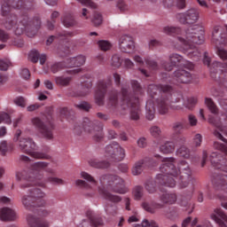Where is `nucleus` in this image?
<instances>
[{"mask_svg": "<svg viewBox=\"0 0 227 227\" xmlns=\"http://www.w3.org/2000/svg\"><path fill=\"white\" fill-rule=\"evenodd\" d=\"M146 65L151 68V70H158L159 69V65L155 60H152L151 59H145Z\"/></svg>", "mask_w": 227, "mask_h": 227, "instance_id": "13d9d810", "label": "nucleus"}, {"mask_svg": "<svg viewBox=\"0 0 227 227\" xmlns=\"http://www.w3.org/2000/svg\"><path fill=\"white\" fill-rule=\"evenodd\" d=\"M160 152L165 155L173 153V152H175V143L171 141L165 142L160 146Z\"/></svg>", "mask_w": 227, "mask_h": 227, "instance_id": "c9c22d12", "label": "nucleus"}, {"mask_svg": "<svg viewBox=\"0 0 227 227\" xmlns=\"http://www.w3.org/2000/svg\"><path fill=\"white\" fill-rule=\"evenodd\" d=\"M82 178L84 180H87V182H90V184L86 183V181L78 179L75 182V184L80 187L81 189H85V191H90V192L87 193V196H93L97 191V180L91 175L88 174L87 172H82L81 173Z\"/></svg>", "mask_w": 227, "mask_h": 227, "instance_id": "6ab92c4d", "label": "nucleus"}, {"mask_svg": "<svg viewBox=\"0 0 227 227\" xmlns=\"http://www.w3.org/2000/svg\"><path fill=\"white\" fill-rule=\"evenodd\" d=\"M74 36V32H67L63 31L59 33L57 38L59 40H61L62 42H65L66 43H68L70 42V38Z\"/></svg>", "mask_w": 227, "mask_h": 227, "instance_id": "c03bdc74", "label": "nucleus"}, {"mask_svg": "<svg viewBox=\"0 0 227 227\" xmlns=\"http://www.w3.org/2000/svg\"><path fill=\"white\" fill-rule=\"evenodd\" d=\"M86 63V57L82 55H79L74 58L67 59V68H74L75 67H82Z\"/></svg>", "mask_w": 227, "mask_h": 227, "instance_id": "2f4dec72", "label": "nucleus"}, {"mask_svg": "<svg viewBox=\"0 0 227 227\" xmlns=\"http://www.w3.org/2000/svg\"><path fill=\"white\" fill-rule=\"evenodd\" d=\"M163 81L170 84H189L192 81V74L184 69H178L172 78H168V74H163Z\"/></svg>", "mask_w": 227, "mask_h": 227, "instance_id": "f3484780", "label": "nucleus"}, {"mask_svg": "<svg viewBox=\"0 0 227 227\" xmlns=\"http://www.w3.org/2000/svg\"><path fill=\"white\" fill-rule=\"evenodd\" d=\"M62 23L64 24L65 27H74V26H77V21L74 15L70 13H67L62 17Z\"/></svg>", "mask_w": 227, "mask_h": 227, "instance_id": "e433bc0d", "label": "nucleus"}, {"mask_svg": "<svg viewBox=\"0 0 227 227\" xmlns=\"http://www.w3.org/2000/svg\"><path fill=\"white\" fill-rule=\"evenodd\" d=\"M74 106L76 107V109H80V111H86L87 113L91 109V105L84 101L81 102L80 104H75Z\"/></svg>", "mask_w": 227, "mask_h": 227, "instance_id": "864d4df0", "label": "nucleus"}, {"mask_svg": "<svg viewBox=\"0 0 227 227\" xmlns=\"http://www.w3.org/2000/svg\"><path fill=\"white\" fill-rule=\"evenodd\" d=\"M10 39V35L6 31L0 29V40L1 42H6Z\"/></svg>", "mask_w": 227, "mask_h": 227, "instance_id": "338daca9", "label": "nucleus"}, {"mask_svg": "<svg viewBox=\"0 0 227 227\" xmlns=\"http://www.w3.org/2000/svg\"><path fill=\"white\" fill-rule=\"evenodd\" d=\"M130 85L132 88V91H130V87L129 86H122L121 90V100H123V88H126L128 90V93L129 94L130 98H139L141 95L145 94V90H143V87L141 86V83L137 82V80H131Z\"/></svg>", "mask_w": 227, "mask_h": 227, "instance_id": "393cba45", "label": "nucleus"}, {"mask_svg": "<svg viewBox=\"0 0 227 227\" xmlns=\"http://www.w3.org/2000/svg\"><path fill=\"white\" fill-rule=\"evenodd\" d=\"M217 54L221 59H227V51L222 48L217 49Z\"/></svg>", "mask_w": 227, "mask_h": 227, "instance_id": "69168bd1", "label": "nucleus"}, {"mask_svg": "<svg viewBox=\"0 0 227 227\" xmlns=\"http://www.w3.org/2000/svg\"><path fill=\"white\" fill-rule=\"evenodd\" d=\"M90 166L96 168L97 169H107L111 163L107 160H98L97 159H92L89 161Z\"/></svg>", "mask_w": 227, "mask_h": 227, "instance_id": "f704fd0d", "label": "nucleus"}, {"mask_svg": "<svg viewBox=\"0 0 227 227\" xmlns=\"http://www.w3.org/2000/svg\"><path fill=\"white\" fill-rule=\"evenodd\" d=\"M45 192L40 188H33L29 190L28 195H23L21 203L26 210L33 211L37 207H45V200H43Z\"/></svg>", "mask_w": 227, "mask_h": 227, "instance_id": "9b49d317", "label": "nucleus"}, {"mask_svg": "<svg viewBox=\"0 0 227 227\" xmlns=\"http://www.w3.org/2000/svg\"><path fill=\"white\" fill-rule=\"evenodd\" d=\"M178 175H173L167 172H160L156 176L155 181L152 179H148L145 184V187L147 192L150 194H153L157 191V185H164L165 187H175L176 185V181H175V178H176Z\"/></svg>", "mask_w": 227, "mask_h": 227, "instance_id": "9d476101", "label": "nucleus"}, {"mask_svg": "<svg viewBox=\"0 0 227 227\" xmlns=\"http://www.w3.org/2000/svg\"><path fill=\"white\" fill-rule=\"evenodd\" d=\"M7 3H9V4H11V7L14 8V10L26 11V8L24 6V0H7Z\"/></svg>", "mask_w": 227, "mask_h": 227, "instance_id": "79ce46f5", "label": "nucleus"}, {"mask_svg": "<svg viewBox=\"0 0 227 227\" xmlns=\"http://www.w3.org/2000/svg\"><path fill=\"white\" fill-rule=\"evenodd\" d=\"M165 35H181L177 40L181 45L184 54H186L190 59L200 61L201 59V51L196 48V45L205 43V28L200 25H194L182 33V28L167 26L163 27Z\"/></svg>", "mask_w": 227, "mask_h": 227, "instance_id": "7ed1b4c3", "label": "nucleus"}, {"mask_svg": "<svg viewBox=\"0 0 227 227\" xmlns=\"http://www.w3.org/2000/svg\"><path fill=\"white\" fill-rule=\"evenodd\" d=\"M100 184L98 188L99 194L112 203H120L121 197L112 194L111 192H116L117 194H127L129 192V189L125 187V181L118 176H102L100 177Z\"/></svg>", "mask_w": 227, "mask_h": 227, "instance_id": "423d86ee", "label": "nucleus"}, {"mask_svg": "<svg viewBox=\"0 0 227 227\" xmlns=\"http://www.w3.org/2000/svg\"><path fill=\"white\" fill-rule=\"evenodd\" d=\"M212 36L215 45H225L227 47V26L224 27L219 26L215 27Z\"/></svg>", "mask_w": 227, "mask_h": 227, "instance_id": "b1692460", "label": "nucleus"}, {"mask_svg": "<svg viewBox=\"0 0 227 227\" xmlns=\"http://www.w3.org/2000/svg\"><path fill=\"white\" fill-rule=\"evenodd\" d=\"M104 157L110 162H121L126 157L125 148L118 142H112L105 147Z\"/></svg>", "mask_w": 227, "mask_h": 227, "instance_id": "4468645a", "label": "nucleus"}, {"mask_svg": "<svg viewBox=\"0 0 227 227\" xmlns=\"http://www.w3.org/2000/svg\"><path fill=\"white\" fill-rule=\"evenodd\" d=\"M29 59L32 63H38V59L40 60L41 65H45V61H47V55L41 54L36 50H32L29 53Z\"/></svg>", "mask_w": 227, "mask_h": 227, "instance_id": "473e14b6", "label": "nucleus"}, {"mask_svg": "<svg viewBox=\"0 0 227 227\" xmlns=\"http://www.w3.org/2000/svg\"><path fill=\"white\" fill-rule=\"evenodd\" d=\"M98 44L99 49H101V51H109V49H111L113 47L111 43H109L108 41H106V40L98 41Z\"/></svg>", "mask_w": 227, "mask_h": 227, "instance_id": "3c124183", "label": "nucleus"}, {"mask_svg": "<svg viewBox=\"0 0 227 227\" xmlns=\"http://www.w3.org/2000/svg\"><path fill=\"white\" fill-rule=\"evenodd\" d=\"M121 63H123L121 57L119 54H114L112 57L111 65L114 68H120L121 67Z\"/></svg>", "mask_w": 227, "mask_h": 227, "instance_id": "49530a36", "label": "nucleus"}, {"mask_svg": "<svg viewBox=\"0 0 227 227\" xmlns=\"http://www.w3.org/2000/svg\"><path fill=\"white\" fill-rule=\"evenodd\" d=\"M1 221H15L17 219V213L10 207H3L0 209Z\"/></svg>", "mask_w": 227, "mask_h": 227, "instance_id": "7c9ffc66", "label": "nucleus"}, {"mask_svg": "<svg viewBox=\"0 0 227 227\" xmlns=\"http://www.w3.org/2000/svg\"><path fill=\"white\" fill-rule=\"evenodd\" d=\"M169 62H162L161 65L167 72H171L175 67H183L187 68V70H193L194 65L192 62L185 60L182 55L177 53H172L169 55Z\"/></svg>", "mask_w": 227, "mask_h": 227, "instance_id": "2eb2a0df", "label": "nucleus"}, {"mask_svg": "<svg viewBox=\"0 0 227 227\" xmlns=\"http://www.w3.org/2000/svg\"><path fill=\"white\" fill-rule=\"evenodd\" d=\"M113 86V81L111 77H108L106 80H99L98 82V89L95 93V100L98 106H104V98L107 90H111Z\"/></svg>", "mask_w": 227, "mask_h": 227, "instance_id": "a211bd4d", "label": "nucleus"}, {"mask_svg": "<svg viewBox=\"0 0 227 227\" xmlns=\"http://www.w3.org/2000/svg\"><path fill=\"white\" fill-rule=\"evenodd\" d=\"M211 182L215 191H227V175L215 173Z\"/></svg>", "mask_w": 227, "mask_h": 227, "instance_id": "bb28decb", "label": "nucleus"}, {"mask_svg": "<svg viewBox=\"0 0 227 227\" xmlns=\"http://www.w3.org/2000/svg\"><path fill=\"white\" fill-rule=\"evenodd\" d=\"M177 19L180 24L192 26V24H196L200 20V11L196 8L189 9L184 13L179 14Z\"/></svg>", "mask_w": 227, "mask_h": 227, "instance_id": "aec40b11", "label": "nucleus"}, {"mask_svg": "<svg viewBox=\"0 0 227 227\" xmlns=\"http://www.w3.org/2000/svg\"><path fill=\"white\" fill-rule=\"evenodd\" d=\"M31 121L43 137H45V139L54 138V123L52 122V114H49L48 115H44L42 119H40V117H35Z\"/></svg>", "mask_w": 227, "mask_h": 227, "instance_id": "f8f14e48", "label": "nucleus"}, {"mask_svg": "<svg viewBox=\"0 0 227 227\" xmlns=\"http://www.w3.org/2000/svg\"><path fill=\"white\" fill-rule=\"evenodd\" d=\"M161 162V164H160ZM158 164L160 166V173H171V175H180L177 185L179 189H185L189 187L191 182L194 180L192 176V168L189 162L182 160L177 164V168L175 166L176 164V159L174 157L163 158L162 156L156 154L154 157H145V159L139 160L133 165L131 168V174L134 176H138L145 170V168L155 167Z\"/></svg>", "mask_w": 227, "mask_h": 227, "instance_id": "f257e3e1", "label": "nucleus"}, {"mask_svg": "<svg viewBox=\"0 0 227 227\" xmlns=\"http://www.w3.org/2000/svg\"><path fill=\"white\" fill-rule=\"evenodd\" d=\"M184 121H176L172 125V130L173 134L172 135H177V134H182V130L184 129Z\"/></svg>", "mask_w": 227, "mask_h": 227, "instance_id": "a18cd8bd", "label": "nucleus"}, {"mask_svg": "<svg viewBox=\"0 0 227 227\" xmlns=\"http://www.w3.org/2000/svg\"><path fill=\"white\" fill-rule=\"evenodd\" d=\"M59 56H61V58H65L66 56H70V47L68 45L61 46L59 48Z\"/></svg>", "mask_w": 227, "mask_h": 227, "instance_id": "4d7b16f0", "label": "nucleus"}, {"mask_svg": "<svg viewBox=\"0 0 227 227\" xmlns=\"http://www.w3.org/2000/svg\"><path fill=\"white\" fill-rule=\"evenodd\" d=\"M144 191L145 190L143 186L141 185L135 186L132 191L134 200H136L137 201H139L141 198H143Z\"/></svg>", "mask_w": 227, "mask_h": 227, "instance_id": "a19ab883", "label": "nucleus"}, {"mask_svg": "<svg viewBox=\"0 0 227 227\" xmlns=\"http://www.w3.org/2000/svg\"><path fill=\"white\" fill-rule=\"evenodd\" d=\"M12 65V62L8 59H0V70L6 71Z\"/></svg>", "mask_w": 227, "mask_h": 227, "instance_id": "052dcab7", "label": "nucleus"}, {"mask_svg": "<svg viewBox=\"0 0 227 227\" xmlns=\"http://www.w3.org/2000/svg\"><path fill=\"white\" fill-rule=\"evenodd\" d=\"M150 134L153 137H155V139H159L162 134V130L159 126H153L150 129Z\"/></svg>", "mask_w": 227, "mask_h": 227, "instance_id": "09e8293b", "label": "nucleus"}, {"mask_svg": "<svg viewBox=\"0 0 227 227\" xmlns=\"http://www.w3.org/2000/svg\"><path fill=\"white\" fill-rule=\"evenodd\" d=\"M119 49L121 52H126L130 54L136 49V44L134 43V38L132 36L124 35L119 39Z\"/></svg>", "mask_w": 227, "mask_h": 227, "instance_id": "a878e982", "label": "nucleus"}, {"mask_svg": "<svg viewBox=\"0 0 227 227\" xmlns=\"http://www.w3.org/2000/svg\"><path fill=\"white\" fill-rule=\"evenodd\" d=\"M72 81L70 76H57L55 77V82L57 86H68Z\"/></svg>", "mask_w": 227, "mask_h": 227, "instance_id": "ea45409f", "label": "nucleus"}, {"mask_svg": "<svg viewBox=\"0 0 227 227\" xmlns=\"http://www.w3.org/2000/svg\"><path fill=\"white\" fill-rule=\"evenodd\" d=\"M16 180L20 182V189H29V187H33L34 185L44 188L47 182L51 184V185H65V181L59 177L49 176L46 180H43V175L39 174L33 176L27 170L16 172Z\"/></svg>", "mask_w": 227, "mask_h": 227, "instance_id": "0eeeda50", "label": "nucleus"}, {"mask_svg": "<svg viewBox=\"0 0 227 227\" xmlns=\"http://www.w3.org/2000/svg\"><path fill=\"white\" fill-rule=\"evenodd\" d=\"M176 155L180 157L181 159H190L191 157V150L187 148L185 145H182L176 152Z\"/></svg>", "mask_w": 227, "mask_h": 227, "instance_id": "58836bf2", "label": "nucleus"}, {"mask_svg": "<svg viewBox=\"0 0 227 227\" xmlns=\"http://www.w3.org/2000/svg\"><path fill=\"white\" fill-rule=\"evenodd\" d=\"M214 148L215 150H218V152L212 153L209 156V160L215 168V169H221V171H224V173H227V160L224 156H223L221 153H223V155H227V146L224 144H221L219 142H215Z\"/></svg>", "mask_w": 227, "mask_h": 227, "instance_id": "ddd939ff", "label": "nucleus"}, {"mask_svg": "<svg viewBox=\"0 0 227 227\" xmlns=\"http://www.w3.org/2000/svg\"><path fill=\"white\" fill-rule=\"evenodd\" d=\"M121 108L123 109V111L130 109L129 118L133 121H137L140 120L143 110H141L139 98L136 97L133 98H130V94L129 93V90H127V88H122V99Z\"/></svg>", "mask_w": 227, "mask_h": 227, "instance_id": "1a4fd4ad", "label": "nucleus"}, {"mask_svg": "<svg viewBox=\"0 0 227 227\" xmlns=\"http://www.w3.org/2000/svg\"><path fill=\"white\" fill-rule=\"evenodd\" d=\"M218 102L223 109V112L221 113V117H219V108L217 107V105L214 102V100L210 98H205V104L210 113L215 115H210L208 121L211 123V125H214L215 127V129L214 131V136L217 137V139H220V141H223V143L227 144V139L224 138L223 136L227 137V99L226 98H219Z\"/></svg>", "mask_w": 227, "mask_h": 227, "instance_id": "39448f33", "label": "nucleus"}, {"mask_svg": "<svg viewBox=\"0 0 227 227\" xmlns=\"http://www.w3.org/2000/svg\"><path fill=\"white\" fill-rule=\"evenodd\" d=\"M84 79L86 80L82 81L81 85L78 86L79 90H74L70 93V97H86V95H89L90 90L93 87V78L91 74H85Z\"/></svg>", "mask_w": 227, "mask_h": 227, "instance_id": "412c9836", "label": "nucleus"}, {"mask_svg": "<svg viewBox=\"0 0 227 227\" xmlns=\"http://www.w3.org/2000/svg\"><path fill=\"white\" fill-rule=\"evenodd\" d=\"M196 104H198V98L192 97L184 102V107H186V109H192Z\"/></svg>", "mask_w": 227, "mask_h": 227, "instance_id": "603ef678", "label": "nucleus"}, {"mask_svg": "<svg viewBox=\"0 0 227 227\" xmlns=\"http://www.w3.org/2000/svg\"><path fill=\"white\" fill-rule=\"evenodd\" d=\"M1 15L6 17L5 29H12L15 36H18V38L14 37L12 41V45L15 47H24V40L20 38L21 35H24V31L29 38H33L42 26V21L38 16L35 17L33 21H29V16L27 14L17 18V15L12 13V5L7 0L2 2ZM17 20H20L19 23Z\"/></svg>", "mask_w": 227, "mask_h": 227, "instance_id": "f03ea898", "label": "nucleus"}, {"mask_svg": "<svg viewBox=\"0 0 227 227\" xmlns=\"http://www.w3.org/2000/svg\"><path fill=\"white\" fill-rule=\"evenodd\" d=\"M6 123L7 125H10L12 123V118L10 117V114L7 113H1L0 114V123Z\"/></svg>", "mask_w": 227, "mask_h": 227, "instance_id": "5fc2aeb1", "label": "nucleus"}, {"mask_svg": "<svg viewBox=\"0 0 227 227\" xmlns=\"http://www.w3.org/2000/svg\"><path fill=\"white\" fill-rule=\"evenodd\" d=\"M171 138L176 145H185V142L187 141V138L182 134L172 135Z\"/></svg>", "mask_w": 227, "mask_h": 227, "instance_id": "de8ad7c7", "label": "nucleus"}, {"mask_svg": "<svg viewBox=\"0 0 227 227\" xmlns=\"http://www.w3.org/2000/svg\"><path fill=\"white\" fill-rule=\"evenodd\" d=\"M160 200L162 203L173 205V203L176 202V194L175 193H163Z\"/></svg>", "mask_w": 227, "mask_h": 227, "instance_id": "4c0bfd02", "label": "nucleus"}, {"mask_svg": "<svg viewBox=\"0 0 227 227\" xmlns=\"http://www.w3.org/2000/svg\"><path fill=\"white\" fill-rule=\"evenodd\" d=\"M86 217L89 220H82V222L77 227H98L104 224L102 218L91 210L86 212Z\"/></svg>", "mask_w": 227, "mask_h": 227, "instance_id": "5701e85b", "label": "nucleus"}, {"mask_svg": "<svg viewBox=\"0 0 227 227\" xmlns=\"http://www.w3.org/2000/svg\"><path fill=\"white\" fill-rule=\"evenodd\" d=\"M142 207L145 212H149V214H155L157 210H160V208H164V204H160L155 201H144L142 203Z\"/></svg>", "mask_w": 227, "mask_h": 227, "instance_id": "c756f323", "label": "nucleus"}, {"mask_svg": "<svg viewBox=\"0 0 227 227\" xmlns=\"http://www.w3.org/2000/svg\"><path fill=\"white\" fill-rule=\"evenodd\" d=\"M27 224L29 227H49L51 224L47 220H42L35 215H28L27 216Z\"/></svg>", "mask_w": 227, "mask_h": 227, "instance_id": "c85d7f7f", "label": "nucleus"}, {"mask_svg": "<svg viewBox=\"0 0 227 227\" xmlns=\"http://www.w3.org/2000/svg\"><path fill=\"white\" fill-rule=\"evenodd\" d=\"M78 3H81V4H83V6H89V8H97V4L91 2V0H76Z\"/></svg>", "mask_w": 227, "mask_h": 227, "instance_id": "680f3d73", "label": "nucleus"}, {"mask_svg": "<svg viewBox=\"0 0 227 227\" xmlns=\"http://www.w3.org/2000/svg\"><path fill=\"white\" fill-rule=\"evenodd\" d=\"M63 68H68V67H67V62H56L51 65V71L52 74H58V72H61Z\"/></svg>", "mask_w": 227, "mask_h": 227, "instance_id": "37998d69", "label": "nucleus"}, {"mask_svg": "<svg viewBox=\"0 0 227 227\" xmlns=\"http://www.w3.org/2000/svg\"><path fill=\"white\" fill-rule=\"evenodd\" d=\"M108 105L110 106L111 113H118V91L112 90L109 95Z\"/></svg>", "mask_w": 227, "mask_h": 227, "instance_id": "72a5a7b5", "label": "nucleus"}, {"mask_svg": "<svg viewBox=\"0 0 227 227\" xmlns=\"http://www.w3.org/2000/svg\"><path fill=\"white\" fill-rule=\"evenodd\" d=\"M96 123H98V125H95V122L90 121L89 118H85L83 120L82 129L85 132L92 134L94 141L98 143L104 139V126L98 121H96Z\"/></svg>", "mask_w": 227, "mask_h": 227, "instance_id": "dca6fc26", "label": "nucleus"}, {"mask_svg": "<svg viewBox=\"0 0 227 227\" xmlns=\"http://www.w3.org/2000/svg\"><path fill=\"white\" fill-rule=\"evenodd\" d=\"M34 4H35V0H23L25 10H31L33 8Z\"/></svg>", "mask_w": 227, "mask_h": 227, "instance_id": "774afa93", "label": "nucleus"}, {"mask_svg": "<svg viewBox=\"0 0 227 227\" xmlns=\"http://www.w3.org/2000/svg\"><path fill=\"white\" fill-rule=\"evenodd\" d=\"M147 94L150 98L145 105V117L149 121L155 118V106L160 114H166L169 111V104L180 102V98L169 100L173 95V87L169 84H150Z\"/></svg>", "mask_w": 227, "mask_h": 227, "instance_id": "20e7f679", "label": "nucleus"}, {"mask_svg": "<svg viewBox=\"0 0 227 227\" xmlns=\"http://www.w3.org/2000/svg\"><path fill=\"white\" fill-rule=\"evenodd\" d=\"M92 24L94 26H100L102 24V14L100 12H94V16L92 18Z\"/></svg>", "mask_w": 227, "mask_h": 227, "instance_id": "6e6d98bb", "label": "nucleus"}, {"mask_svg": "<svg viewBox=\"0 0 227 227\" xmlns=\"http://www.w3.org/2000/svg\"><path fill=\"white\" fill-rule=\"evenodd\" d=\"M6 152H8V144L6 141H2L0 143V153L2 155H6Z\"/></svg>", "mask_w": 227, "mask_h": 227, "instance_id": "e2e57ef3", "label": "nucleus"}, {"mask_svg": "<svg viewBox=\"0 0 227 227\" xmlns=\"http://www.w3.org/2000/svg\"><path fill=\"white\" fill-rule=\"evenodd\" d=\"M201 143H203V137L201 134L198 133L193 137V145L194 146H201Z\"/></svg>", "mask_w": 227, "mask_h": 227, "instance_id": "bf43d9fd", "label": "nucleus"}, {"mask_svg": "<svg viewBox=\"0 0 227 227\" xmlns=\"http://www.w3.org/2000/svg\"><path fill=\"white\" fill-rule=\"evenodd\" d=\"M22 136V131L20 129H17L16 133L14 135L13 141L14 143H18L20 146V150L23 153H27V155H30V157H33V159H51V156L49 154L36 152L38 150V147L36 146V143L33 141V138L30 137H24Z\"/></svg>", "mask_w": 227, "mask_h": 227, "instance_id": "6e6552de", "label": "nucleus"}, {"mask_svg": "<svg viewBox=\"0 0 227 227\" xmlns=\"http://www.w3.org/2000/svg\"><path fill=\"white\" fill-rule=\"evenodd\" d=\"M14 102L16 106H19L20 107H26V99L22 97L16 98Z\"/></svg>", "mask_w": 227, "mask_h": 227, "instance_id": "0e129e2a", "label": "nucleus"}, {"mask_svg": "<svg viewBox=\"0 0 227 227\" xmlns=\"http://www.w3.org/2000/svg\"><path fill=\"white\" fill-rule=\"evenodd\" d=\"M58 17H59V12L55 11L51 13V21L47 22V27L50 31H52V29H54V22H56V20L54 19H58Z\"/></svg>", "mask_w": 227, "mask_h": 227, "instance_id": "8fccbe9b", "label": "nucleus"}, {"mask_svg": "<svg viewBox=\"0 0 227 227\" xmlns=\"http://www.w3.org/2000/svg\"><path fill=\"white\" fill-rule=\"evenodd\" d=\"M211 219L218 224L219 227H227L224 223H227V215L220 208L215 209L214 213L211 214Z\"/></svg>", "mask_w": 227, "mask_h": 227, "instance_id": "cd10ccee", "label": "nucleus"}, {"mask_svg": "<svg viewBox=\"0 0 227 227\" xmlns=\"http://www.w3.org/2000/svg\"><path fill=\"white\" fill-rule=\"evenodd\" d=\"M49 163L45 161H37L31 165L30 168L33 172H28L29 175H32V176H36L38 175H42V171L45 170L46 173H49V175H51V176H56V170L54 168H48ZM35 173H36L35 175Z\"/></svg>", "mask_w": 227, "mask_h": 227, "instance_id": "4be33fe9", "label": "nucleus"}]
</instances>
